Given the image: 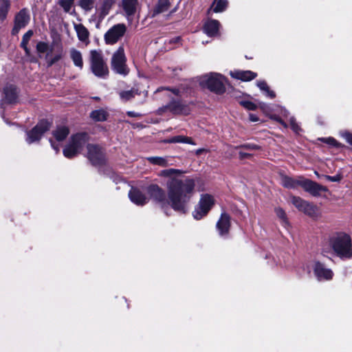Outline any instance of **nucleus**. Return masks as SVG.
<instances>
[{"mask_svg": "<svg viewBox=\"0 0 352 352\" xmlns=\"http://www.w3.org/2000/svg\"><path fill=\"white\" fill-rule=\"evenodd\" d=\"M33 31L30 30L23 36L22 38L21 47L25 50L26 55H30V50L28 48V44L31 37L33 36Z\"/></svg>", "mask_w": 352, "mask_h": 352, "instance_id": "2f4dec72", "label": "nucleus"}, {"mask_svg": "<svg viewBox=\"0 0 352 352\" xmlns=\"http://www.w3.org/2000/svg\"><path fill=\"white\" fill-rule=\"evenodd\" d=\"M79 6L86 12H90L95 6V0H79Z\"/></svg>", "mask_w": 352, "mask_h": 352, "instance_id": "72a5a7b5", "label": "nucleus"}, {"mask_svg": "<svg viewBox=\"0 0 352 352\" xmlns=\"http://www.w3.org/2000/svg\"><path fill=\"white\" fill-rule=\"evenodd\" d=\"M240 148H245L246 150H257L259 148V146L256 144H245L243 145H241L239 146Z\"/></svg>", "mask_w": 352, "mask_h": 352, "instance_id": "a18cd8bd", "label": "nucleus"}, {"mask_svg": "<svg viewBox=\"0 0 352 352\" xmlns=\"http://www.w3.org/2000/svg\"><path fill=\"white\" fill-rule=\"evenodd\" d=\"M289 123H290V126L292 128V129L296 133H298L299 132V131L300 130V126L298 125V124L296 123L295 119L294 117H291L289 118Z\"/></svg>", "mask_w": 352, "mask_h": 352, "instance_id": "37998d69", "label": "nucleus"}, {"mask_svg": "<svg viewBox=\"0 0 352 352\" xmlns=\"http://www.w3.org/2000/svg\"><path fill=\"white\" fill-rule=\"evenodd\" d=\"M249 118H250V121H252V122L258 121V118L254 114L250 113L249 115Z\"/></svg>", "mask_w": 352, "mask_h": 352, "instance_id": "8fccbe9b", "label": "nucleus"}, {"mask_svg": "<svg viewBox=\"0 0 352 352\" xmlns=\"http://www.w3.org/2000/svg\"><path fill=\"white\" fill-rule=\"evenodd\" d=\"M321 141H322L323 142H325L331 146H335V147H340L341 146V144H340L339 142H337V140L336 139H334L333 138H321L320 139Z\"/></svg>", "mask_w": 352, "mask_h": 352, "instance_id": "79ce46f5", "label": "nucleus"}, {"mask_svg": "<svg viewBox=\"0 0 352 352\" xmlns=\"http://www.w3.org/2000/svg\"><path fill=\"white\" fill-rule=\"evenodd\" d=\"M315 174L318 177H320L321 176L318 174L317 171H315Z\"/></svg>", "mask_w": 352, "mask_h": 352, "instance_id": "6e6d98bb", "label": "nucleus"}, {"mask_svg": "<svg viewBox=\"0 0 352 352\" xmlns=\"http://www.w3.org/2000/svg\"><path fill=\"white\" fill-rule=\"evenodd\" d=\"M87 157L94 165L102 164L104 161V153L100 147L94 144H88Z\"/></svg>", "mask_w": 352, "mask_h": 352, "instance_id": "ddd939ff", "label": "nucleus"}, {"mask_svg": "<svg viewBox=\"0 0 352 352\" xmlns=\"http://www.w3.org/2000/svg\"><path fill=\"white\" fill-rule=\"evenodd\" d=\"M69 57L75 67L79 69H82L84 66L82 53L77 49L72 47L69 50Z\"/></svg>", "mask_w": 352, "mask_h": 352, "instance_id": "5701e85b", "label": "nucleus"}, {"mask_svg": "<svg viewBox=\"0 0 352 352\" xmlns=\"http://www.w3.org/2000/svg\"><path fill=\"white\" fill-rule=\"evenodd\" d=\"M275 212L276 216L281 221L282 224L284 226H286L288 224V221L287 219V216L285 212L280 208H277L275 209Z\"/></svg>", "mask_w": 352, "mask_h": 352, "instance_id": "c9c22d12", "label": "nucleus"}, {"mask_svg": "<svg viewBox=\"0 0 352 352\" xmlns=\"http://www.w3.org/2000/svg\"><path fill=\"white\" fill-rule=\"evenodd\" d=\"M107 112L102 109L94 110L90 113V117L96 122H103L107 120Z\"/></svg>", "mask_w": 352, "mask_h": 352, "instance_id": "7c9ffc66", "label": "nucleus"}, {"mask_svg": "<svg viewBox=\"0 0 352 352\" xmlns=\"http://www.w3.org/2000/svg\"><path fill=\"white\" fill-rule=\"evenodd\" d=\"M300 212H304L305 214L311 217H317L318 216V208L307 201H305Z\"/></svg>", "mask_w": 352, "mask_h": 352, "instance_id": "c85d7f7f", "label": "nucleus"}, {"mask_svg": "<svg viewBox=\"0 0 352 352\" xmlns=\"http://www.w3.org/2000/svg\"><path fill=\"white\" fill-rule=\"evenodd\" d=\"M51 127V122L46 120H42L30 131L27 132L25 139L28 144H30L41 140L43 135Z\"/></svg>", "mask_w": 352, "mask_h": 352, "instance_id": "1a4fd4ad", "label": "nucleus"}, {"mask_svg": "<svg viewBox=\"0 0 352 352\" xmlns=\"http://www.w3.org/2000/svg\"><path fill=\"white\" fill-rule=\"evenodd\" d=\"M167 142L168 143H186L189 144H194L191 138L183 135H177L173 137Z\"/></svg>", "mask_w": 352, "mask_h": 352, "instance_id": "f704fd0d", "label": "nucleus"}, {"mask_svg": "<svg viewBox=\"0 0 352 352\" xmlns=\"http://www.w3.org/2000/svg\"><path fill=\"white\" fill-rule=\"evenodd\" d=\"M257 86L261 91L265 92L267 97H270V98H274L276 96L275 93L270 89V87H268L265 81H258Z\"/></svg>", "mask_w": 352, "mask_h": 352, "instance_id": "473e14b6", "label": "nucleus"}, {"mask_svg": "<svg viewBox=\"0 0 352 352\" xmlns=\"http://www.w3.org/2000/svg\"><path fill=\"white\" fill-rule=\"evenodd\" d=\"M224 78L218 73H210L203 76L200 79V85L217 94L223 93L225 87Z\"/></svg>", "mask_w": 352, "mask_h": 352, "instance_id": "0eeeda50", "label": "nucleus"}, {"mask_svg": "<svg viewBox=\"0 0 352 352\" xmlns=\"http://www.w3.org/2000/svg\"><path fill=\"white\" fill-rule=\"evenodd\" d=\"M88 141V135L85 133L72 135L68 144L63 149V155L67 158H73L78 155Z\"/></svg>", "mask_w": 352, "mask_h": 352, "instance_id": "39448f33", "label": "nucleus"}, {"mask_svg": "<svg viewBox=\"0 0 352 352\" xmlns=\"http://www.w3.org/2000/svg\"><path fill=\"white\" fill-rule=\"evenodd\" d=\"M19 91L15 85L8 84L3 89V100L4 102L15 103L18 99Z\"/></svg>", "mask_w": 352, "mask_h": 352, "instance_id": "dca6fc26", "label": "nucleus"}, {"mask_svg": "<svg viewBox=\"0 0 352 352\" xmlns=\"http://www.w3.org/2000/svg\"><path fill=\"white\" fill-rule=\"evenodd\" d=\"M122 3L123 10L128 18L134 15L136 12L138 0H122Z\"/></svg>", "mask_w": 352, "mask_h": 352, "instance_id": "393cba45", "label": "nucleus"}, {"mask_svg": "<svg viewBox=\"0 0 352 352\" xmlns=\"http://www.w3.org/2000/svg\"><path fill=\"white\" fill-rule=\"evenodd\" d=\"M324 178H326L327 180L333 182H340L341 179V177L338 175L335 176H329V175H322Z\"/></svg>", "mask_w": 352, "mask_h": 352, "instance_id": "49530a36", "label": "nucleus"}, {"mask_svg": "<svg viewBox=\"0 0 352 352\" xmlns=\"http://www.w3.org/2000/svg\"><path fill=\"white\" fill-rule=\"evenodd\" d=\"M52 147L55 150L57 153L59 151L60 147L58 144H56L52 140H50Z\"/></svg>", "mask_w": 352, "mask_h": 352, "instance_id": "09e8293b", "label": "nucleus"}, {"mask_svg": "<svg viewBox=\"0 0 352 352\" xmlns=\"http://www.w3.org/2000/svg\"><path fill=\"white\" fill-rule=\"evenodd\" d=\"M74 28L78 40L86 45L89 43V32L87 28L81 23H74Z\"/></svg>", "mask_w": 352, "mask_h": 352, "instance_id": "412c9836", "label": "nucleus"}, {"mask_svg": "<svg viewBox=\"0 0 352 352\" xmlns=\"http://www.w3.org/2000/svg\"><path fill=\"white\" fill-rule=\"evenodd\" d=\"M2 14H3V10L1 8H0V16H1Z\"/></svg>", "mask_w": 352, "mask_h": 352, "instance_id": "4d7b16f0", "label": "nucleus"}, {"mask_svg": "<svg viewBox=\"0 0 352 352\" xmlns=\"http://www.w3.org/2000/svg\"><path fill=\"white\" fill-rule=\"evenodd\" d=\"M170 8L168 0H158L156 6L153 8L151 16L155 17L157 14L166 12Z\"/></svg>", "mask_w": 352, "mask_h": 352, "instance_id": "a878e982", "label": "nucleus"}, {"mask_svg": "<svg viewBox=\"0 0 352 352\" xmlns=\"http://www.w3.org/2000/svg\"><path fill=\"white\" fill-rule=\"evenodd\" d=\"M30 21V15L26 9H22L15 16L14 27L12 30L13 34H16L21 28L27 25Z\"/></svg>", "mask_w": 352, "mask_h": 352, "instance_id": "2eb2a0df", "label": "nucleus"}, {"mask_svg": "<svg viewBox=\"0 0 352 352\" xmlns=\"http://www.w3.org/2000/svg\"><path fill=\"white\" fill-rule=\"evenodd\" d=\"M36 50L38 54H45V60L48 67H52L63 56L62 47H56L54 43L40 41L36 44Z\"/></svg>", "mask_w": 352, "mask_h": 352, "instance_id": "20e7f679", "label": "nucleus"}, {"mask_svg": "<svg viewBox=\"0 0 352 352\" xmlns=\"http://www.w3.org/2000/svg\"><path fill=\"white\" fill-rule=\"evenodd\" d=\"M90 70L98 78L106 79L109 74L108 65L100 50L89 52Z\"/></svg>", "mask_w": 352, "mask_h": 352, "instance_id": "7ed1b4c3", "label": "nucleus"}, {"mask_svg": "<svg viewBox=\"0 0 352 352\" xmlns=\"http://www.w3.org/2000/svg\"><path fill=\"white\" fill-rule=\"evenodd\" d=\"M126 57L124 53V49L120 45L115 51L111 58V67L112 71L120 76H126L129 74L130 69L126 64Z\"/></svg>", "mask_w": 352, "mask_h": 352, "instance_id": "423d86ee", "label": "nucleus"}, {"mask_svg": "<svg viewBox=\"0 0 352 352\" xmlns=\"http://www.w3.org/2000/svg\"><path fill=\"white\" fill-rule=\"evenodd\" d=\"M219 22L217 20L211 19L208 21L204 25V32L210 36H214L218 34L219 28Z\"/></svg>", "mask_w": 352, "mask_h": 352, "instance_id": "b1692460", "label": "nucleus"}, {"mask_svg": "<svg viewBox=\"0 0 352 352\" xmlns=\"http://www.w3.org/2000/svg\"><path fill=\"white\" fill-rule=\"evenodd\" d=\"M214 204V197L208 194L201 195L198 205L192 212L193 217L199 220L205 217Z\"/></svg>", "mask_w": 352, "mask_h": 352, "instance_id": "6e6552de", "label": "nucleus"}, {"mask_svg": "<svg viewBox=\"0 0 352 352\" xmlns=\"http://www.w3.org/2000/svg\"><path fill=\"white\" fill-rule=\"evenodd\" d=\"M277 111L279 112L280 115L272 114L270 116V118L278 122L284 128H287V124L282 119L287 118L289 116V111L283 107H278Z\"/></svg>", "mask_w": 352, "mask_h": 352, "instance_id": "cd10ccee", "label": "nucleus"}, {"mask_svg": "<svg viewBox=\"0 0 352 352\" xmlns=\"http://www.w3.org/2000/svg\"><path fill=\"white\" fill-rule=\"evenodd\" d=\"M120 96L124 101L129 100L135 96V91L133 90L122 91L120 93Z\"/></svg>", "mask_w": 352, "mask_h": 352, "instance_id": "ea45409f", "label": "nucleus"}, {"mask_svg": "<svg viewBox=\"0 0 352 352\" xmlns=\"http://www.w3.org/2000/svg\"><path fill=\"white\" fill-rule=\"evenodd\" d=\"M171 91L176 96L179 95V89H172Z\"/></svg>", "mask_w": 352, "mask_h": 352, "instance_id": "864d4df0", "label": "nucleus"}, {"mask_svg": "<svg viewBox=\"0 0 352 352\" xmlns=\"http://www.w3.org/2000/svg\"><path fill=\"white\" fill-rule=\"evenodd\" d=\"M300 186H302L306 192L315 197L320 196L321 192L327 191V188L325 186L320 185L308 179H301Z\"/></svg>", "mask_w": 352, "mask_h": 352, "instance_id": "f8f14e48", "label": "nucleus"}, {"mask_svg": "<svg viewBox=\"0 0 352 352\" xmlns=\"http://www.w3.org/2000/svg\"><path fill=\"white\" fill-rule=\"evenodd\" d=\"M129 197L133 204L138 206H143L148 201L146 196L135 188H132L131 189L129 192Z\"/></svg>", "mask_w": 352, "mask_h": 352, "instance_id": "a211bd4d", "label": "nucleus"}, {"mask_svg": "<svg viewBox=\"0 0 352 352\" xmlns=\"http://www.w3.org/2000/svg\"><path fill=\"white\" fill-rule=\"evenodd\" d=\"M69 131L68 127L61 126L57 127V129L53 131V135L57 141H63L69 135Z\"/></svg>", "mask_w": 352, "mask_h": 352, "instance_id": "c756f323", "label": "nucleus"}, {"mask_svg": "<svg viewBox=\"0 0 352 352\" xmlns=\"http://www.w3.org/2000/svg\"><path fill=\"white\" fill-rule=\"evenodd\" d=\"M230 217L228 214L223 212L216 224L217 230L221 236H226L230 230Z\"/></svg>", "mask_w": 352, "mask_h": 352, "instance_id": "4468645a", "label": "nucleus"}, {"mask_svg": "<svg viewBox=\"0 0 352 352\" xmlns=\"http://www.w3.org/2000/svg\"><path fill=\"white\" fill-rule=\"evenodd\" d=\"M182 174V170L175 168L160 172V176L167 178V197L164 190L157 184L150 185L147 192L162 208L170 206L175 211L185 214L189 210V204L195 193V181L191 177H183Z\"/></svg>", "mask_w": 352, "mask_h": 352, "instance_id": "f257e3e1", "label": "nucleus"}, {"mask_svg": "<svg viewBox=\"0 0 352 352\" xmlns=\"http://www.w3.org/2000/svg\"><path fill=\"white\" fill-rule=\"evenodd\" d=\"M300 179H294L287 175H282L280 176V184L287 188H296L298 186H300Z\"/></svg>", "mask_w": 352, "mask_h": 352, "instance_id": "bb28decb", "label": "nucleus"}, {"mask_svg": "<svg viewBox=\"0 0 352 352\" xmlns=\"http://www.w3.org/2000/svg\"><path fill=\"white\" fill-rule=\"evenodd\" d=\"M164 108L174 114L188 115L190 112L189 105L176 100L171 101Z\"/></svg>", "mask_w": 352, "mask_h": 352, "instance_id": "f3484780", "label": "nucleus"}, {"mask_svg": "<svg viewBox=\"0 0 352 352\" xmlns=\"http://www.w3.org/2000/svg\"><path fill=\"white\" fill-rule=\"evenodd\" d=\"M239 155V158L241 160H244V159H246V158H249V157H250L252 156L251 154L245 153V152H243V151H240Z\"/></svg>", "mask_w": 352, "mask_h": 352, "instance_id": "de8ad7c7", "label": "nucleus"}, {"mask_svg": "<svg viewBox=\"0 0 352 352\" xmlns=\"http://www.w3.org/2000/svg\"><path fill=\"white\" fill-rule=\"evenodd\" d=\"M239 104L243 106L244 108H245L248 110H255L257 108V106L254 102L249 101V100H240Z\"/></svg>", "mask_w": 352, "mask_h": 352, "instance_id": "a19ab883", "label": "nucleus"}, {"mask_svg": "<svg viewBox=\"0 0 352 352\" xmlns=\"http://www.w3.org/2000/svg\"><path fill=\"white\" fill-rule=\"evenodd\" d=\"M230 74L232 78L241 80L242 81H250L254 79L257 76L256 73L250 70H235L230 72Z\"/></svg>", "mask_w": 352, "mask_h": 352, "instance_id": "aec40b11", "label": "nucleus"}, {"mask_svg": "<svg viewBox=\"0 0 352 352\" xmlns=\"http://www.w3.org/2000/svg\"><path fill=\"white\" fill-rule=\"evenodd\" d=\"M331 245L340 258L348 259L352 257V242L349 235L344 233L338 234L331 238Z\"/></svg>", "mask_w": 352, "mask_h": 352, "instance_id": "f03ea898", "label": "nucleus"}, {"mask_svg": "<svg viewBox=\"0 0 352 352\" xmlns=\"http://www.w3.org/2000/svg\"><path fill=\"white\" fill-rule=\"evenodd\" d=\"M126 32V27L124 23L116 24L104 34V41L108 45H113L123 37Z\"/></svg>", "mask_w": 352, "mask_h": 352, "instance_id": "9d476101", "label": "nucleus"}, {"mask_svg": "<svg viewBox=\"0 0 352 352\" xmlns=\"http://www.w3.org/2000/svg\"><path fill=\"white\" fill-rule=\"evenodd\" d=\"M340 134L341 136L343 137L349 144L352 145V133L345 131L342 132Z\"/></svg>", "mask_w": 352, "mask_h": 352, "instance_id": "c03bdc74", "label": "nucleus"}, {"mask_svg": "<svg viewBox=\"0 0 352 352\" xmlns=\"http://www.w3.org/2000/svg\"><path fill=\"white\" fill-rule=\"evenodd\" d=\"M127 114L130 117H136V116H138V113L134 112V111H128Z\"/></svg>", "mask_w": 352, "mask_h": 352, "instance_id": "603ef678", "label": "nucleus"}, {"mask_svg": "<svg viewBox=\"0 0 352 352\" xmlns=\"http://www.w3.org/2000/svg\"><path fill=\"white\" fill-rule=\"evenodd\" d=\"M204 151V149H203V148H199V149H198V150L196 151V153H197V155H199V154H201Z\"/></svg>", "mask_w": 352, "mask_h": 352, "instance_id": "5fc2aeb1", "label": "nucleus"}, {"mask_svg": "<svg viewBox=\"0 0 352 352\" xmlns=\"http://www.w3.org/2000/svg\"><path fill=\"white\" fill-rule=\"evenodd\" d=\"M315 276L318 280H329L332 279L333 273L320 261H315L312 266Z\"/></svg>", "mask_w": 352, "mask_h": 352, "instance_id": "9b49d317", "label": "nucleus"}, {"mask_svg": "<svg viewBox=\"0 0 352 352\" xmlns=\"http://www.w3.org/2000/svg\"><path fill=\"white\" fill-rule=\"evenodd\" d=\"M74 4V0H60V6L65 12H69Z\"/></svg>", "mask_w": 352, "mask_h": 352, "instance_id": "58836bf2", "label": "nucleus"}, {"mask_svg": "<svg viewBox=\"0 0 352 352\" xmlns=\"http://www.w3.org/2000/svg\"><path fill=\"white\" fill-rule=\"evenodd\" d=\"M228 6L227 0H218L213 10L214 12H220L223 11Z\"/></svg>", "mask_w": 352, "mask_h": 352, "instance_id": "4c0bfd02", "label": "nucleus"}, {"mask_svg": "<svg viewBox=\"0 0 352 352\" xmlns=\"http://www.w3.org/2000/svg\"><path fill=\"white\" fill-rule=\"evenodd\" d=\"M305 201V200L301 199L299 197L293 196L292 197V203L295 206L296 208H298L299 211L302 210Z\"/></svg>", "mask_w": 352, "mask_h": 352, "instance_id": "e433bc0d", "label": "nucleus"}, {"mask_svg": "<svg viewBox=\"0 0 352 352\" xmlns=\"http://www.w3.org/2000/svg\"><path fill=\"white\" fill-rule=\"evenodd\" d=\"M5 122L9 124V122L6 120H5Z\"/></svg>", "mask_w": 352, "mask_h": 352, "instance_id": "13d9d810", "label": "nucleus"}, {"mask_svg": "<svg viewBox=\"0 0 352 352\" xmlns=\"http://www.w3.org/2000/svg\"><path fill=\"white\" fill-rule=\"evenodd\" d=\"M147 160L152 164L158 165L162 167H166L168 166H173L174 164V160L171 157H147Z\"/></svg>", "mask_w": 352, "mask_h": 352, "instance_id": "4be33fe9", "label": "nucleus"}, {"mask_svg": "<svg viewBox=\"0 0 352 352\" xmlns=\"http://www.w3.org/2000/svg\"><path fill=\"white\" fill-rule=\"evenodd\" d=\"M260 108L264 111L267 112V109L268 108L267 105L263 102L260 103Z\"/></svg>", "mask_w": 352, "mask_h": 352, "instance_id": "3c124183", "label": "nucleus"}, {"mask_svg": "<svg viewBox=\"0 0 352 352\" xmlns=\"http://www.w3.org/2000/svg\"><path fill=\"white\" fill-rule=\"evenodd\" d=\"M113 3V0H102L101 4L96 7V14L102 20L109 14Z\"/></svg>", "mask_w": 352, "mask_h": 352, "instance_id": "6ab92c4d", "label": "nucleus"}]
</instances>
